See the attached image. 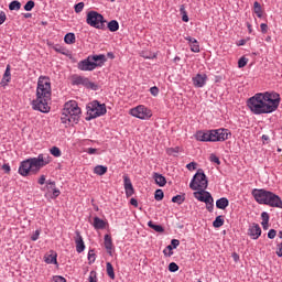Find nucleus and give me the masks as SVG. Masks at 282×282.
<instances>
[{"mask_svg":"<svg viewBox=\"0 0 282 282\" xmlns=\"http://www.w3.org/2000/svg\"><path fill=\"white\" fill-rule=\"evenodd\" d=\"M279 105H281V95L276 91L257 93L247 100V107L254 116L274 113Z\"/></svg>","mask_w":282,"mask_h":282,"instance_id":"nucleus-1","label":"nucleus"},{"mask_svg":"<svg viewBox=\"0 0 282 282\" xmlns=\"http://www.w3.org/2000/svg\"><path fill=\"white\" fill-rule=\"evenodd\" d=\"M36 98L32 101V109L41 113H50L52 107V80L47 76H40L37 79Z\"/></svg>","mask_w":282,"mask_h":282,"instance_id":"nucleus-2","label":"nucleus"},{"mask_svg":"<svg viewBox=\"0 0 282 282\" xmlns=\"http://www.w3.org/2000/svg\"><path fill=\"white\" fill-rule=\"evenodd\" d=\"M52 162L50 154H39L37 158H30L20 163L18 173L22 177L28 175H36L43 166H47Z\"/></svg>","mask_w":282,"mask_h":282,"instance_id":"nucleus-3","label":"nucleus"},{"mask_svg":"<svg viewBox=\"0 0 282 282\" xmlns=\"http://www.w3.org/2000/svg\"><path fill=\"white\" fill-rule=\"evenodd\" d=\"M231 133L228 129L198 130L195 133L197 142H226Z\"/></svg>","mask_w":282,"mask_h":282,"instance_id":"nucleus-4","label":"nucleus"},{"mask_svg":"<svg viewBox=\"0 0 282 282\" xmlns=\"http://www.w3.org/2000/svg\"><path fill=\"white\" fill-rule=\"evenodd\" d=\"M189 188H192V191H198V193H206V189L208 188V178L206 177L204 170H197L189 183Z\"/></svg>","mask_w":282,"mask_h":282,"instance_id":"nucleus-5","label":"nucleus"},{"mask_svg":"<svg viewBox=\"0 0 282 282\" xmlns=\"http://www.w3.org/2000/svg\"><path fill=\"white\" fill-rule=\"evenodd\" d=\"M87 117L86 120H94L96 118H100V116H105L107 113V106L105 104H100L98 100H94L86 106Z\"/></svg>","mask_w":282,"mask_h":282,"instance_id":"nucleus-6","label":"nucleus"},{"mask_svg":"<svg viewBox=\"0 0 282 282\" xmlns=\"http://www.w3.org/2000/svg\"><path fill=\"white\" fill-rule=\"evenodd\" d=\"M86 23L90 25V28H96V30H105L107 20L97 11H90L87 13Z\"/></svg>","mask_w":282,"mask_h":282,"instance_id":"nucleus-7","label":"nucleus"},{"mask_svg":"<svg viewBox=\"0 0 282 282\" xmlns=\"http://www.w3.org/2000/svg\"><path fill=\"white\" fill-rule=\"evenodd\" d=\"M64 111L73 119V122H75V124H78L80 120V113H83L80 107H78V102L74 100L67 101L64 106Z\"/></svg>","mask_w":282,"mask_h":282,"instance_id":"nucleus-8","label":"nucleus"},{"mask_svg":"<svg viewBox=\"0 0 282 282\" xmlns=\"http://www.w3.org/2000/svg\"><path fill=\"white\" fill-rule=\"evenodd\" d=\"M129 113L130 116H133V118H139V120H149L153 116L151 109L144 105H139L130 109Z\"/></svg>","mask_w":282,"mask_h":282,"instance_id":"nucleus-9","label":"nucleus"},{"mask_svg":"<svg viewBox=\"0 0 282 282\" xmlns=\"http://www.w3.org/2000/svg\"><path fill=\"white\" fill-rule=\"evenodd\" d=\"M194 197L198 199V202H204V204H206V209L208 210V213H213V209L215 208V199L213 198L210 192H195Z\"/></svg>","mask_w":282,"mask_h":282,"instance_id":"nucleus-10","label":"nucleus"},{"mask_svg":"<svg viewBox=\"0 0 282 282\" xmlns=\"http://www.w3.org/2000/svg\"><path fill=\"white\" fill-rule=\"evenodd\" d=\"M264 206H270L271 208H282L281 197L272 192H269Z\"/></svg>","mask_w":282,"mask_h":282,"instance_id":"nucleus-11","label":"nucleus"},{"mask_svg":"<svg viewBox=\"0 0 282 282\" xmlns=\"http://www.w3.org/2000/svg\"><path fill=\"white\" fill-rule=\"evenodd\" d=\"M270 194V191H265L263 188H254L251 192L252 197L257 202V204H265L268 199V195Z\"/></svg>","mask_w":282,"mask_h":282,"instance_id":"nucleus-12","label":"nucleus"},{"mask_svg":"<svg viewBox=\"0 0 282 282\" xmlns=\"http://www.w3.org/2000/svg\"><path fill=\"white\" fill-rule=\"evenodd\" d=\"M78 69H80V72H94V69H96V64H94V62H91V58H89V56L83 61H80L77 64Z\"/></svg>","mask_w":282,"mask_h":282,"instance_id":"nucleus-13","label":"nucleus"},{"mask_svg":"<svg viewBox=\"0 0 282 282\" xmlns=\"http://www.w3.org/2000/svg\"><path fill=\"white\" fill-rule=\"evenodd\" d=\"M123 188L126 191V197H132L135 194L133 183H131V178L127 174L123 175Z\"/></svg>","mask_w":282,"mask_h":282,"instance_id":"nucleus-14","label":"nucleus"},{"mask_svg":"<svg viewBox=\"0 0 282 282\" xmlns=\"http://www.w3.org/2000/svg\"><path fill=\"white\" fill-rule=\"evenodd\" d=\"M73 85H83V87H87L88 89L94 88V83H91L89 78L80 75L73 76Z\"/></svg>","mask_w":282,"mask_h":282,"instance_id":"nucleus-15","label":"nucleus"},{"mask_svg":"<svg viewBox=\"0 0 282 282\" xmlns=\"http://www.w3.org/2000/svg\"><path fill=\"white\" fill-rule=\"evenodd\" d=\"M247 235L253 240L259 239L261 237V226H259L257 223H253L249 226Z\"/></svg>","mask_w":282,"mask_h":282,"instance_id":"nucleus-16","label":"nucleus"},{"mask_svg":"<svg viewBox=\"0 0 282 282\" xmlns=\"http://www.w3.org/2000/svg\"><path fill=\"white\" fill-rule=\"evenodd\" d=\"M75 246H76V252L80 254L82 252H85V240H83V236L80 235V231H75Z\"/></svg>","mask_w":282,"mask_h":282,"instance_id":"nucleus-17","label":"nucleus"},{"mask_svg":"<svg viewBox=\"0 0 282 282\" xmlns=\"http://www.w3.org/2000/svg\"><path fill=\"white\" fill-rule=\"evenodd\" d=\"M194 87L202 88L206 85L208 76L206 74H197L192 78Z\"/></svg>","mask_w":282,"mask_h":282,"instance_id":"nucleus-18","label":"nucleus"},{"mask_svg":"<svg viewBox=\"0 0 282 282\" xmlns=\"http://www.w3.org/2000/svg\"><path fill=\"white\" fill-rule=\"evenodd\" d=\"M90 61L96 64V67H102L107 63V56L105 54L89 55Z\"/></svg>","mask_w":282,"mask_h":282,"instance_id":"nucleus-19","label":"nucleus"},{"mask_svg":"<svg viewBox=\"0 0 282 282\" xmlns=\"http://www.w3.org/2000/svg\"><path fill=\"white\" fill-rule=\"evenodd\" d=\"M104 246L110 257L113 256V240L111 239V235L107 234L104 237Z\"/></svg>","mask_w":282,"mask_h":282,"instance_id":"nucleus-20","label":"nucleus"},{"mask_svg":"<svg viewBox=\"0 0 282 282\" xmlns=\"http://www.w3.org/2000/svg\"><path fill=\"white\" fill-rule=\"evenodd\" d=\"M185 41H187L191 52H194L195 54H199V42L197 39L192 36H185Z\"/></svg>","mask_w":282,"mask_h":282,"instance_id":"nucleus-21","label":"nucleus"},{"mask_svg":"<svg viewBox=\"0 0 282 282\" xmlns=\"http://www.w3.org/2000/svg\"><path fill=\"white\" fill-rule=\"evenodd\" d=\"M93 226H94L95 230H105V228H107V221H105L101 218H99L98 216H96L94 218Z\"/></svg>","mask_w":282,"mask_h":282,"instance_id":"nucleus-22","label":"nucleus"},{"mask_svg":"<svg viewBox=\"0 0 282 282\" xmlns=\"http://www.w3.org/2000/svg\"><path fill=\"white\" fill-rule=\"evenodd\" d=\"M58 254H56L55 251H51V253L44 256V261L45 263L56 265V263H58V261L56 260Z\"/></svg>","mask_w":282,"mask_h":282,"instance_id":"nucleus-23","label":"nucleus"},{"mask_svg":"<svg viewBox=\"0 0 282 282\" xmlns=\"http://www.w3.org/2000/svg\"><path fill=\"white\" fill-rule=\"evenodd\" d=\"M230 202L226 197H221L216 200V207L219 208L220 210H226L228 208Z\"/></svg>","mask_w":282,"mask_h":282,"instance_id":"nucleus-24","label":"nucleus"},{"mask_svg":"<svg viewBox=\"0 0 282 282\" xmlns=\"http://www.w3.org/2000/svg\"><path fill=\"white\" fill-rule=\"evenodd\" d=\"M154 182L158 186H166V177L162 174L154 173Z\"/></svg>","mask_w":282,"mask_h":282,"instance_id":"nucleus-25","label":"nucleus"},{"mask_svg":"<svg viewBox=\"0 0 282 282\" xmlns=\"http://www.w3.org/2000/svg\"><path fill=\"white\" fill-rule=\"evenodd\" d=\"M61 122L63 124H76V122H74V119H72L70 116L65 112V110H63Z\"/></svg>","mask_w":282,"mask_h":282,"instance_id":"nucleus-26","label":"nucleus"},{"mask_svg":"<svg viewBox=\"0 0 282 282\" xmlns=\"http://www.w3.org/2000/svg\"><path fill=\"white\" fill-rule=\"evenodd\" d=\"M64 42H65L67 45H74V43H76V34H74V33H67V34L64 36Z\"/></svg>","mask_w":282,"mask_h":282,"instance_id":"nucleus-27","label":"nucleus"},{"mask_svg":"<svg viewBox=\"0 0 282 282\" xmlns=\"http://www.w3.org/2000/svg\"><path fill=\"white\" fill-rule=\"evenodd\" d=\"M108 30L110 32H118L120 30V24L116 20L108 22Z\"/></svg>","mask_w":282,"mask_h":282,"instance_id":"nucleus-28","label":"nucleus"},{"mask_svg":"<svg viewBox=\"0 0 282 282\" xmlns=\"http://www.w3.org/2000/svg\"><path fill=\"white\" fill-rule=\"evenodd\" d=\"M10 80H12V74L10 73V65H7L2 77V83H10Z\"/></svg>","mask_w":282,"mask_h":282,"instance_id":"nucleus-29","label":"nucleus"},{"mask_svg":"<svg viewBox=\"0 0 282 282\" xmlns=\"http://www.w3.org/2000/svg\"><path fill=\"white\" fill-rule=\"evenodd\" d=\"M106 271L109 278L116 279V272L113 271V265L111 262L106 263Z\"/></svg>","mask_w":282,"mask_h":282,"instance_id":"nucleus-30","label":"nucleus"},{"mask_svg":"<svg viewBox=\"0 0 282 282\" xmlns=\"http://www.w3.org/2000/svg\"><path fill=\"white\" fill-rule=\"evenodd\" d=\"M149 228H152L155 232H164V227L161 225H155L152 220L148 223Z\"/></svg>","mask_w":282,"mask_h":282,"instance_id":"nucleus-31","label":"nucleus"},{"mask_svg":"<svg viewBox=\"0 0 282 282\" xmlns=\"http://www.w3.org/2000/svg\"><path fill=\"white\" fill-rule=\"evenodd\" d=\"M253 8H254V12L258 17V19H261V17H263V10L261 9V3H259L258 1H256L253 3Z\"/></svg>","mask_w":282,"mask_h":282,"instance_id":"nucleus-32","label":"nucleus"},{"mask_svg":"<svg viewBox=\"0 0 282 282\" xmlns=\"http://www.w3.org/2000/svg\"><path fill=\"white\" fill-rule=\"evenodd\" d=\"M94 173L96 175H105V173H107V166H105V165H97L94 169Z\"/></svg>","mask_w":282,"mask_h":282,"instance_id":"nucleus-33","label":"nucleus"},{"mask_svg":"<svg viewBox=\"0 0 282 282\" xmlns=\"http://www.w3.org/2000/svg\"><path fill=\"white\" fill-rule=\"evenodd\" d=\"M173 204L182 205L184 202H186V197L184 195H176L172 197Z\"/></svg>","mask_w":282,"mask_h":282,"instance_id":"nucleus-34","label":"nucleus"},{"mask_svg":"<svg viewBox=\"0 0 282 282\" xmlns=\"http://www.w3.org/2000/svg\"><path fill=\"white\" fill-rule=\"evenodd\" d=\"M213 226L214 228H221V226H224V218H221V216H217L213 221Z\"/></svg>","mask_w":282,"mask_h":282,"instance_id":"nucleus-35","label":"nucleus"},{"mask_svg":"<svg viewBox=\"0 0 282 282\" xmlns=\"http://www.w3.org/2000/svg\"><path fill=\"white\" fill-rule=\"evenodd\" d=\"M9 10H21V2H19V0H13L10 4H9Z\"/></svg>","mask_w":282,"mask_h":282,"instance_id":"nucleus-36","label":"nucleus"},{"mask_svg":"<svg viewBox=\"0 0 282 282\" xmlns=\"http://www.w3.org/2000/svg\"><path fill=\"white\" fill-rule=\"evenodd\" d=\"M261 219H262V226H268V224L270 223V214H268L267 212H263L261 214Z\"/></svg>","mask_w":282,"mask_h":282,"instance_id":"nucleus-37","label":"nucleus"},{"mask_svg":"<svg viewBox=\"0 0 282 282\" xmlns=\"http://www.w3.org/2000/svg\"><path fill=\"white\" fill-rule=\"evenodd\" d=\"M154 199L156 202H162L164 199V192L162 189H156L154 194Z\"/></svg>","mask_w":282,"mask_h":282,"instance_id":"nucleus-38","label":"nucleus"},{"mask_svg":"<svg viewBox=\"0 0 282 282\" xmlns=\"http://www.w3.org/2000/svg\"><path fill=\"white\" fill-rule=\"evenodd\" d=\"M50 152L51 155H54V158H61L62 155L61 149H58V147L51 148Z\"/></svg>","mask_w":282,"mask_h":282,"instance_id":"nucleus-39","label":"nucleus"},{"mask_svg":"<svg viewBox=\"0 0 282 282\" xmlns=\"http://www.w3.org/2000/svg\"><path fill=\"white\" fill-rule=\"evenodd\" d=\"M74 10H75L76 14H80V12L83 10H85V2H79V3L75 4Z\"/></svg>","mask_w":282,"mask_h":282,"instance_id":"nucleus-40","label":"nucleus"},{"mask_svg":"<svg viewBox=\"0 0 282 282\" xmlns=\"http://www.w3.org/2000/svg\"><path fill=\"white\" fill-rule=\"evenodd\" d=\"M35 3L33 0H29L25 6H24V10L26 12H32V9L34 8Z\"/></svg>","mask_w":282,"mask_h":282,"instance_id":"nucleus-41","label":"nucleus"},{"mask_svg":"<svg viewBox=\"0 0 282 282\" xmlns=\"http://www.w3.org/2000/svg\"><path fill=\"white\" fill-rule=\"evenodd\" d=\"M248 65V58L246 57H240L239 61H238V67L239 69L246 67Z\"/></svg>","mask_w":282,"mask_h":282,"instance_id":"nucleus-42","label":"nucleus"},{"mask_svg":"<svg viewBox=\"0 0 282 282\" xmlns=\"http://www.w3.org/2000/svg\"><path fill=\"white\" fill-rule=\"evenodd\" d=\"M173 246L170 245L167 246L164 250H163V253L165 257H173Z\"/></svg>","mask_w":282,"mask_h":282,"instance_id":"nucleus-43","label":"nucleus"},{"mask_svg":"<svg viewBox=\"0 0 282 282\" xmlns=\"http://www.w3.org/2000/svg\"><path fill=\"white\" fill-rule=\"evenodd\" d=\"M88 261L89 263H94L96 261V252L94 251V249H90L88 251Z\"/></svg>","mask_w":282,"mask_h":282,"instance_id":"nucleus-44","label":"nucleus"},{"mask_svg":"<svg viewBox=\"0 0 282 282\" xmlns=\"http://www.w3.org/2000/svg\"><path fill=\"white\" fill-rule=\"evenodd\" d=\"M53 50L57 52V54H65V47H63L61 44H55Z\"/></svg>","mask_w":282,"mask_h":282,"instance_id":"nucleus-45","label":"nucleus"},{"mask_svg":"<svg viewBox=\"0 0 282 282\" xmlns=\"http://www.w3.org/2000/svg\"><path fill=\"white\" fill-rule=\"evenodd\" d=\"M167 155H177V153H180V149L178 148H169L166 150Z\"/></svg>","mask_w":282,"mask_h":282,"instance_id":"nucleus-46","label":"nucleus"},{"mask_svg":"<svg viewBox=\"0 0 282 282\" xmlns=\"http://www.w3.org/2000/svg\"><path fill=\"white\" fill-rule=\"evenodd\" d=\"M1 169L3 170V173L7 175H10V172L12 171V167L10 166V163H4Z\"/></svg>","mask_w":282,"mask_h":282,"instance_id":"nucleus-47","label":"nucleus"},{"mask_svg":"<svg viewBox=\"0 0 282 282\" xmlns=\"http://www.w3.org/2000/svg\"><path fill=\"white\" fill-rule=\"evenodd\" d=\"M169 270H170V272H177V270H180V265H177V263H175V262H171L169 264Z\"/></svg>","mask_w":282,"mask_h":282,"instance_id":"nucleus-48","label":"nucleus"},{"mask_svg":"<svg viewBox=\"0 0 282 282\" xmlns=\"http://www.w3.org/2000/svg\"><path fill=\"white\" fill-rule=\"evenodd\" d=\"M210 162H214V164H221V161H219V156L215 155V154H210L209 156Z\"/></svg>","mask_w":282,"mask_h":282,"instance_id":"nucleus-49","label":"nucleus"},{"mask_svg":"<svg viewBox=\"0 0 282 282\" xmlns=\"http://www.w3.org/2000/svg\"><path fill=\"white\" fill-rule=\"evenodd\" d=\"M39 237H41V230H35V232L31 236V241H39Z\"/></svg>","mask_w":282,"mask_h":282,"instance_id":"nucleus-50","label":"nucleus"},{"mask_svg":"<svg viewBox=\"0 0 282 282\" xmlns=\"http://www.w3.org/2000/svg\"><path fill=\"white\" fill-rule=\"evenodd\" d=\"M150 94L152 96H158V94H160V88H158V86H153L150 88Z\"/></svg>","mask_w":282,"mask_h":282,"instance_id":"nucleus-51","label":"nucleus"},{"mask_svg":"<svg viewBox=\"0 0 282 282\" xmlns=\"http://www.w3.org/2000/svg\"><path fill=\"white\" fill-rule=\"evenodd\" d=\"M181 12L183 13L182 21H184V23H188V14L186 13V10L182 8Z\"/></svg>","mask_w":282,"mask_h":282,"instance_id":"nucleus-52","label":"nucleus"},{"mask_svg":"<svg viewBox=\"0 0 282 282\" xmlns=\"http://www.w3.org/2000/svg\"><path fill=\"white\" fill-rule=\"evenodd\" d=\"M186 169L188 171H195V169H197V163L196 162H191L186 165Z\"/></svg>","mask_w":282,"mask_h":282,"instance_id":"nucleus-53","label":"nucleus"},{"mask_svg":"<svg viewBox=\"0 0 282 282\" xmlns=\"http://www.w3.org/2000/svg\"><path fill=\"white\" fill-rule=\"evenodd\" d=\"M86 152L88 153V155H96V153H98V149L88 148Z\"/></svg>","mask_w":282,"mask_h":282,"instance_id":"nucleus-54","label":"nucleus"},{"mask_svg":"<svg viewBox=\"0 0 282 282\" xmlns=\"http://www.w3.org/2000/svg\"><path fill=\"white\" fill-rule=\"evenodd\" d=\"M6 12L0 11V25H3V23H6Z\"/></svg>","mask_w":282,"mask_h":282,"instance_id":"nucleus-55","label":"nucleus"},{"mask_svg":"<svg viewBox=\"0 0 282 282\" xmlns=\"http://www.w3.org/2000/svg\"><path fill=\"white\" fill-rule=\"evenodd\" d=\"M274 237H276V231L274 229H270L268 232V238L274 239Z\"/></svg>","mask_w":282,"mask_h":282,"instance_id":"nucleus-56","label":"nucleus"},{"mask_svg":"<svg viewBox=\"0 0 282 282\" xmlns=\"http://www.w3.org/2000/svg\"><path fill=\"white\" fill-rule=\"evenodd\" d=\"M260 29H261L262 34H268V24L261 23Z\"/></svg>","mask_w":282,"mask_h":282,"instance_id":"nucleus-57","label":"nucleus"},{"mask_svg":"<svg viewBox=\"0 0 282 282\" xmlns=\"http://www.w3.org/2000/svg\"><path fill=\"white\" fill-rule=\"evenodd\" d=\"M88 280L89 282H98V280L96 279V273L94 271L90 272Z\"/></svg>","mask_w":282,"mask_h":282,"instance_id":"nucleus-58","label":"nucleus"},{"mask_svg":"<svg viewBox=\"0 0 282 282\" xmlns=\"http://www.w3.org/2000/svg\"><path fill=\"white\" fill-rule=\"evenodd\" d=\"M171 246H172V248H177V246H180V240H177V239H172V241H171Z\"/></svg>","mask_w":282,"mask_h":282,"instance_id":"nucleus-59","label":"nucleus"},{"mask_svg":"<svg viewBox=\"0 0 282 282\" xmlns=\"http://www.w3.org/2000/svg\"><path fill=\"white\" fill-rule=\"evenodd\" d=\"M246 43H248L247 40H239V41L236 43V45H237L238 47H241V46L246 45Z\"/></svg>","mask_w":282,"mask_h":282,"instance_id":"nucleus-60","label":"nucleus"},{"mask_svg":"<svg viewBox=\"0 0 282 282\" xmlns=\"http://www.w3.org/2000/svg\"><path fill=\"white\" fill-rule=\"evenodd\" d=\"M37 184H40L41 186H43V184H45V175L40 176Z\"/></svg>","mask_w":282,"mask_h":282,"instance_id":"nucleus-61","label":"nucleus"},{"mask_svg":"<svg viewBox=\"0 0 282 282\" xmlns=\"http://www.w3.org/2000/svg\"><path fill=\"white\" fill-rule=\"evenodd\" d=\"M58 195H61V189L54 188L53 189V197L56 198V197H58Z\"/></svg>","mask_w":282,"mask_h":282,"instance_id":"nucleus-62","label":"nucleus"},{"mask_svg":"<svg viewBox=\"0 0 282 282\" xmlns=\"http://www.w3.org/2000/svg\"><path fill=\"white\" fill-rule=\"evenodd\" d=\"M276 254L278 257H282V242L278 246Z\"/></svg>","mask_w":282,"mask_h":282,"instance_id":"nucleus-63","label":"nucleus"},{"mask_svg":"<svg viewBox=\"0 0 282 282\" xmlns=\"http://www.w3.org/2000/svg\"><path fill=\"white\" fill-rule=\"evenodd\" d=\"M130 204H131V206H134V208H138V199L131 198Z\"/></svg>","mask_w":282,"mask_h":282,"instance_id":"nucleus-64","label":"nucleus"}]
</instances>
